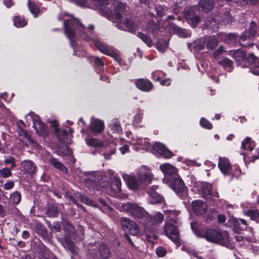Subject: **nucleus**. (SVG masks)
<instances>
[{
    "mask_svg": "<svg viewBox=\"0 0 259 259\" xmlns=\"http://www.w3.org/2000/svg\"><path fill=\"white\" fill-rule=\"evenodd\" d=\"M65 34L70 40L71 47L76 46V39L80 36L85 40L89 41L92 40L97 49L102 53L113 57H117L115 53L97 39L93 37V30L94 26L90 25L88 28L80 23L76 18L71 17L68 20L64 21Z\"/></svg>",
    "mask_w": 259,
    "mask_h": 259,
    "instance_id": "f257e3e1",
    "label": "nucleus"
},
{
    "mask_svg": "<svg viewBox=\"0 0 259 259\" xmlns=\"http://www.w3.org/2000/svg\"><path fill=\"white\" fill-rule=\"evenodd\" d=\"M129 188L133 190H137L145 185L151 183L154 176L150 169L145 165L141 166L134 176H123Z\"/></svg>",
    "mask_w": 259,
    "mask_h": 259,
    "instance_id": "f03ea898",
    "label": "nucleus"
},
{
    "mask_svg": "<svg viewBox=\"0 0 259 259\" xmlns=\"http://www.w3.org/2000/svg\"><path fill=\"white\" fill-rule=\"evenodd\" d=\"M114 15L111 18V21L116 23V27L120 29L135 33L139 28V22L134 21L128 18H123L121 13L125 9L124 4L116 1L113 5Z\"/></svg>",
    "mask_w": 259,
    "mask_h": 259,
    "instance_id": "7ed1b4c3",
    "label": "nucleus"
},
{
    "mask_svg": "<svg viewBox=\"0 0 259 259\" xmlns=\"http://www.w3.org/2000/svg\"><path fill=\"white\" fill-rule=\"evenodd\" d=\"M191 228L199 237L205 238L208 241L219 243L227 248L232 249L233 246L230 244L229 234L227 232H220L216 229H207L205 231H197L191 224Z\"/></svg>",
    "mask_w": 259,
    "mask_h": 259,
    "instance_id": "20e7f679",
    "label": "nucleus"
},
{
    "mask_svg": "<svg viewBox=\"0 0 259 259\" xmlns=\"http://www.w3.org/2000/svg\"><path fill=\"white\" fill-rule=\"evenodd\" d=\"M85 141L86 144L89 146L94 147H103L105 150V152L103 153V155L104 158L107 160L110 159L111 155L115 153L116 148L113 143H110L107 146L99 140L90 137L89 135L85 137Z\"/></svg>",
    "mask_w": 259,
    "mask_h": 259,
    "instance_id": "39448f33",
    "label": "nucleus"
},
{
    "mask_svg": "<svg viewBox=\"0 0 259 259\" xmlns=\"http://www.w3.org/2000/svg\"><path fill=\"white\" fill-rule=\"evenodd\" d=\"M93 6L92 8L97 9L100 14L107 17L109 20L114 15V12L106 7L109 4L108 0H89Z\"/></svg>",
    "mask_w": 259,
    "mask_h": 259,
    "instance_id": "423d86ee",
    "label": "nucleus"
},
{
    "mask_svg": "<svg viewBox=\"0 0 259 259\" xmlns=\"http://www.w3.org/2000/svg\"><path fill=\"white\" fill-rule=\"evenodd\" d=\"M195 188L199 194L205 199L219 197V193L217 191L212 192L211 186L209 184L199 183Z\"/></svg>",
    "mask_w": 259,
    "mask_h": 259,
    "instance_id": "0eeeda50",
    "label": "nucleus"
},
{
    "mask_svg": "<svg viewBox=\"0 0 259 259\" xmlns=\"http://www.w3.org/2000/svg\"><path fill=\"white\" fill-rule=\"evenodd\" d=\"M218 166L221 172L225 176L229 175L234 177L240 175V171L239 170L235 171L232 167L229 160L226 158H220Z\"/></svg>",
    "mask_w": 259,
    "mask_h": 259,
    "instance_id": "6e6552de",
    "label": "nucleus"
},
{
    "mask_svg": "<svg viewBox=\"0 0 259 259\" xmlns=\"http://www.w3.org/2000/svg\"><path fill=\"white\" fill-rule=\"evenodd\" d=\"M179 224L165 222L164 226L165 234L173 242H177L179 240V232L178 227Z\"/></svg>",
    "mask_w": 259,
    "mask_h": 259,
    "instance_id": "1a4fd4ad",
    "label": "nucleus"
},
{
    "mask_svg": "<svg viewBox=\"0 0 259 259\" xmlns=\"http://www.w3.org/2000/svg\"><path fill=\"white\" fill-rule=\"evenodd\" d=\"M30 117L33 123V126L37 134L41 136L45 137L47 134V129L44 123L40 120L38 116L33 113H30L27 117Z\"/></svg>",
    "mask_w": 259,
    "mask_h": 259,
    "instance_id": "9d476101",
    "label": "nucleus"
},
{
    "mask_svg": "<svg viewBox=\"0 0 259 259\" xmlns=\"http://www.w3.org/2000/svg\"><path fill=\"white\" fill-rule=\"evenodd\" d=\"M123 208L135 218H141L146 214L145 210L136 204L125 203L122 204Z\"/></svg>",
    "mask_w": 259,
    "mask_h": 259,
    "instance_id": "9b49d317",
    "label": "nucleus"
},
{
    "mask_svg": "<svg viewBox=\"0 0 259 259\" xmlns=\"http://www.w3.org/2000/svg\"><path fill=\"white\" fill-rule=\"evenodd\" d=\"M121 224L123 229L128 232L132 235H137L139 233V227L137 224L133 221L126 218H121Z\"/></svg>",
    "mask_w": 259,
    "mask_h": 259,
    "instance_id": "f8f14e48",
    "label": "nucleus"
},
{
    "mask_svg": "<svg viewBox=\"0 0 259 259\" xmlns=\"http://www.w3.org/2000/svg\"><path fill=\"white\" fill-rule=\"evenodd\" d=\"M158 188V186L154 185L151 186L148 190V193L149 196L148 201L151 204L162 203L164 201L163 197L156 192V190Z\"/></svg>",
    "mask_w": 259,
    "mask_h": 259,
    "instance_id": "ddd939ff",
    "label": "nucleus"
},
{
    "mask_svg": "<svg viewBox=\"0 0 259 259\" xmlns=\"http://www.w3.org/2000/svg\"><path fill=\"white\" fill-rule=\"evenodd\" d=\"M131 142L133 145H138V147L136 148V151L139 149L147 151L151 147L148 139L139 138L137 136L133 137Z\"/></svg>",
    "mask_w": 259,
    "mask_h": 259,
    "instance_id": "4468645a",
    "label": "nucleus"
},
{
    "mask_svg": "<svg viewBox=\"0 0 259 259\" xmlns=\"http://www.w3.org/2000/svg\"><path fill=\"white\" fill-rule=\"evenodd\" d=\"M170 185L177 193H180L185 190V186L183 180L178 176L171 178Z\"/></svg>",
    "mask_w": 259,
    "mask_h": 259,
    "instance_id": "2eb2a0df",
    "label": "nucleus"
},
{
    "mask_svg": "<svg viewBox=\"0 0 259 259\" xmlns=\"http://www.w3.org/2000/svg\"><path fill=\"white\" fill-rule=\"evenodd\" d=\"M184 17L188 23L192 26L197 24L200 20L198 16L196 15L191 8H186L184 10Z\"/></svg>",
    "mask_w": 259,
    "mask_h": 259,
    "instance_id": "dca6fc26",
    "label": "nucleus"
},
{
    "mask_svg": "<svg viewBox=\"0 0 259 259\" xmlns=\"http://www.w3.org/2000/svg\"><path fill=\"white\" fill-rule=\"evenodd\" d=\"M153 148L158 154L164 158H169L172 156V152L159 142L155 143L153 145Z\"/></svg>",
    "mask_w": 259,
    "mask_h": 259,
    "instance_id": "f3484780",
    "label": "nucleus"
},
{
    "mask_svg": "<svg viewBox=\"0 0 259 259\" xmlns=\"http://www.w3.org/2000/svg\"><path fill=\"white\" fill-rule=\"evenodd\" d=\"M19 140L22 141V146H24L27 145V140L30 144L35 147H38L39 145L35 142L30 137V136L27 133V132L22 128H20Z\"/></svg>",
    "mask_w": 259,
    "mask_h": 259,
    "instance_id": "a211bd4d",
    "label": "nucleus"
},
{
    "mask_svg": "<svg viewBox=\"0 0 259 259\" xmlns=\"http://www.w3.org/2000/svg\"><path fill=\"white\" fill-rule=\"evenodd\" d=\"M135 85L138 89L144 92H149L153 88V84L150 81L142 78L137 79Z\"/></svg>",
    "mask_w": 259,
    "mask_h": 259,
    "instance_id": "6ab92c4d",
    "label": "nucleus"
},
{
    "mask_svg": "<svg viewBox=\"0 0 259 259\" xmlns=\"http://www.w3.org/2000/svg\"><path fill=\"white\" fill-rule=\"evenodd\" d=\"M164 214L166 215L165 222H172L175 224H180V221L178 216L180 214V211L176 210L167 209L164 210Z\"/></svg>",
    "mask_w": 259,
    "mask_h": 259,
    "instance_id": "aec40b11",
    "label": "nucleus"
},
{
    "mask_svg": "<svg viewBox=\"0 0 259 259\" xmlns=\"http://www.w3.org/2000/svg\"><path fill=\"white\" fill-rule=\"evenodd\" d=\"M192 205L194 211L198 215L203 214L206 211L207 205L205 202L201 200L193 201Z\"/></svg>",
    "mask_w": 259,
    "mask_h": 259,
    "instance_id": "412c9836",
    "label": "nucleus"
},
{
    "mask_svg": "<svg viewBox=\"0 0 259 259\" xmlns=\"http://www.w3.org/2000/svg\"><path fill=\"white\" fill-rule=\"evenodd\" d=\"M160 169L165 176H171L173 178L177 176V169L169 163L161 164Z\"/></svg>",
    "mask_w": 259,
    "mask_h": 259,
    "instance_id": "4be33fe9",
    "label": "nucleus"
},
{
    "mask_svg": "<svg viewBox=\"0 0 259 259\" xmlns=\"http://www.w3.org/2000/svg\"><path fill=\"white\" fill-rule=\"evenodd\" d=\"M256 33V23L254 21H251L250 23L249 27L248 30L245 32L241 36V39L242 40H246L247 38L254 37Z\"/></svg>",
    "mask_w": 259,
    "mask_h": 259,
    "instance_id": "5701e85b",
    "label": "nucleus"
},
{
    "mask_svg": "<svg viewBox=\"0 0 259 259\" xmlns=\"http://www.w3.org/2000/svg\"><path fill=\"white\" fill-rule=\"evenodd\" d=\"M206 40L205 38H202L189 44L188 46L190 51H198L203 50L205 45Z\"/></svg>",
    "mask_w": 259,
    "mask_h": 259,
    "instance_id": "b1692460",
    "label": "nucleus"
},
{
    "mask_svg": "<svg viewBox=\"0 0 259 259\" xmlns=\"http://www.w3.org/2000/svg\"><path fill=\"white\" fill-rule=\"evenodd\" d=\"M22 170L30 175L35 172L36 167L33 162L30 160H25L21 162Z\"/></svg>",
    "mask_w": 259,
    "mask_h": 259,
    "instance_id": "393cba45",
    "label": "nucleus"
},
{
    "mask_svg": "<svg viewBox=\"0 0 259 259\" xmlns=\"http://www.w3.org/2000/svg\"><path fill=\"white\" fill-rule=\"evenodd\" d=\"M56 136L60 142L68 144L71 143V136L69 135L66 131L56 130Z\"/></svg>",
    "mask_w": 259,
    "mask_h": 259,
    "instance_id": "a878e982",
    "label": "nucleus"
},
{
    "mask_svg": "<svg viewBox=\"0 0 259 259\" xmlns=\"http://www.w3.org/2000/svg\"><path fill=\"white\" fill-rule=\"evenodd\" d=\"M104 127V122L99 119L93 120L90 125L91 131L96 134L101 133L103 130Z\"/></svg>",
    "mask_w": 259,
    "mask_h": 259,
    "instance_id": "bb28decb",
    "label": "nucleus"
},
{
    "mask_svg": "<svg viewBox=\"0 0 259 259\" xmlns=\"http://www.w3.org/2000/svg\"><path fill=\"white\" fill-rule=\"evenodd\" d=\"M213 7L212 0H202L199 3V8L200 11L204 13H208Z\"/></svg>",
    "mask_w": 259,
    "mask_h": 259,
    "instance_id": "cd10ccee",
    "label": "nucleus"
},
{
    "mask_svg": "<svg viewBox=\"0 0 259 259\" xmlns=\"http://www.w3.org/2000/svg\"><path fill=\"white\" fill-rule=\"evenodd\" d=\"M49 162L56 169L61 170L64 174L67 173L68 170L67 168L57 159L55 158H51L49 159Z\"/></svg>",
    "mask_w": 259,
    "mask_h": 259,
    "instance_id": "c85d7f7f",
    "label": "nucleus"
},
{
    "mask_svg": "<svg viewBox=\"0 0 259 259\" xmlns=\"http://www.w3.org/2000/svg\"><path fill=\"white\" fill-rule=\"evenodd\" d=\"M230 54L236 61L243 60L245 59L246 55L245 52L239 49L231 51Z\"/></svg>",
    "mask_w": 259,
    "mask_h": 259,
    "instance_id": "c756f323",
    "label": "nucleus"
},
{
    "mask_svg": "<svg viewBox=\"0 0 259 259\" xmlns=\"http://www.w3.org/2000/svg\"><path fill=\"white\" fill-rule=\"evenodd\" d=\"M241 147L244 150L248 149L250 151L253 150L254 148V143L251 141V138L246 137L244 140L242 142Z\"/></svg>",
    "mask_w": 259,
    "mask_h": 259,
    "instance_id": "7c9ffc66",
    "label": "nucleus"
},
{
    "mask_svg": "<svg viewBox=\"0 0 259 259\" xmlns=\"http://www.w3.org/2000/svg\"><path fill=\"white\" fill-rule=\"evenodd\" d=\"M111 188L115 193L121 191V182L119 178L115 177L113 178L111 182Z\"/></svg>",
    "mask_w": 259,
    "mask_h": 259,
    "instance_id": "2f4dec72",
    "label": "nucleus"
},
{
    "mask_svg": "<svg viewBox=\"0 0 259 259\" xmlns=\"http://www.w3.org/2000/svg\"><path fill=\"white\" fill-rule=\"evenodd\" d=\"M163 220L164 216L160 212H156L150 218L151 223L155 226L161 224Z\"/></svg>",
    "mask_w": 259,
    "mask_h": 259,
    "instance_id": "473e14b6",
    "label": "nucleus"
},
{
    "mask_svg": "<svg viewBox=\"0 0 259 259\" xmlns=\"http://www.w3.org/2000/svg\"><path fill=\"white\" fill-rule=\"evenodd\" d=\"M99 252L101 257L104 259L107 258L110 255V252L108 248L104 244H102L100 246Z\"/></svg>",
    "mask_w": 259,
    "mask_h": 259,
    "instance_id": "72a5a7b5",
    "label": "nucleus"
},
{
    "mask_svg": "<svg viewBox=\"0 0 259 259\" xmlns=\"http://www.w3.org/2000/svg\"><path fill=\"white\" fill-rule=\"evenodd\" d=\"M144 230L147 235L150 238L152 237L154 239H156L158 238L155 234L156 229L153 226L151 227L147 224L145 226Z\"/></svg>",
    "mask_w": 259,
    "mask_h": 259,
    "instance_id": "f704fd0d",
    "label": "nucleus"
},
{
    "mask_svg": "<svg viewBox=\"0 0 259 259\" xmlns=\"http://www.w3.org/2000/svg\"><path fill=\"white\" fill-rule=\"evenodd\" d=\"M156 48L160 52H164L168 47V42L164 39H159L156 44Z\"/></svg>",
    "mask_w": 259,
    "mask_h": 259,
    "instance_id": "c9c22d12",
    "label": "nucleus"
},
{
    "mask_svg": "<svg viewBox=\"0 0 259 259\" xmlns=\"http://www.w3.org/2000/svg\"><path fill=\"white\" fill-rule=\"evenodd\" d=\"M13 21L14 25L17 27H24L27 24V22L24 18L19 16L14 17Z\"/></svg>",
    "mask_w": 259,
    "mask_h": 259,
    "instance_id": "e433bc0d",
    "label": "nucleus"
},
{
    "mask_svg": "<svg viewBox=\"0 0 259 259\" xmlns=\"http://www.w3.org/2000/svg\"><path fill=\"white\" fill-rule=\"evenodd\" d=\"M58 210L57 207L53 204H50L46 210V214L49 217H54L57 215Z\"/></svg>",
    "mask_w": 259,
    "mask_h": 259,
    "instance_id": "4c0bfd02",
    "label": "nucleus"
},
{
    "mask_svg": "<svg viewBox=\"0 0 259 259\" xmlns=\"http://www.w3.org/2000/svg\"><path fill=\"white\" fill-rule=\"evenodd\" d=\"M109 127L114 133H119L122 131L119 122L117 121L111 122L109 124Z\"/></svg>",
    "mask_w": 259,
    "mask_h": 259,
    "instance_id": "58836bf2",
    "label": "nucleus"
},
{
    "mask_svg": "<svg viewBox=\"0 0 259 259\" xmlns=\"http://www.w3.org/2000/svg\"><path fill=\"white\" fill-rule=\"evenodd\" d=\"M63 246L67 247L72 253L76 252V248L73 242L69 239H65L64 242L63 243Z\"/></svg>",
    "mask_w": 259,
    "mask_h": 259,
    "instance_id": "ea45409f",
    "label": "nucleus"
},
{
    "mask_svg": "<svg viewBox=\"0 0 259 259\" xmlns=\"http://www.w3.org/2000/svg\"><path fill=\"white\" fill-rule=\"evenodd\" d=\"M137 36L148 47H151L153 45V42L150 37L146 36L141 32H138Z\"/></svg>",
    "mask_w": 259,
    "mask_h": 259,
    "instance_id": "a19ab883",
    "label": "nucleus"
},
{
    "mask_svg": "<svg viewBox=\"0 0 259 259\" xmlns=\"http://www.w3.org/2000/svg\"><path fill=\"white\" fill-rule=\"evenodd\" d=\"M244 213L249 217L252 220H256L259 218V210L257 209H249L244 211Z\"/></svg>",
    "mask_w": 259,
    "mask_h": 259,
    "instance_id": "79ce46f5",
    "label": "nucleus"
},
{
    "mask_svg": "<svg viewBox=\"0 0 259 259\" xmlns=\"http://www.w3.org/2000/svg\"><path fill=\"white\" fill-rule=\"evenodd\" d=\"M218 44V41L214 36H210L207 40V48L209 49H213Z\"/></svg>",
    "mask_w": 259,
    "mask_h": 259,
    "instance_id": "37998d69",
    "label": "nucleus"
},
{
    "mask_svg": "<svg viewBox=\"0 0 259 259\" xmlns=\"http://www.w3.org/2000/svg\"><path fill=\"white\" fill-rule=\"evenodd\" d=\"M157 16L161 17L165 15L168 11L167 8L164 6L157 5L155 7Z\"/></svg>",
    "mask_w": 259,
    "mask_h": 259,
    "instance_id": "c03bdc74",
    "label": "nucleus"
},
{
    "mask_svg": "<svg viewBox=\"0 0 259 259\" xmlns=\"http://www.w3.org/2000/svg\"><path fill=\"white\" fill-rule=\"evenodd\" d=\"M220 64L225 69L230 71L233 66V62L231 60L226 58L222 60L220 62Z\"/></svg>",
    "mask_w": 259,
    "mask_h": 259,
    "instance_id": "a18cd8bd",
    "label": "nucleus"
},
{
    "mask_svg": "<svg viewBox=\"0 0 259 259\" xmlns=\"http://www.w3.org/2000/svg\"><path fill=\"white\" fill-rule=\"evenodd\" d=\"M21 194L17 191L14 192L10 196L11 200L15 204L19 203L21 201Z\"/></svg>",
    "mask_w": 259,
    "mask_h": 259,
    "instance_id": "49530a36",
    "label": "nucleus"
},
{
    "mask_svg": "<svg viewBox=\"0 0 259 259\" xmlns=\"http://www.w3.org/2000/svg\"><path fill=\"white\" fill-rule=\"evenodd\" d=\"M11 168L4 167L0 169V176L4 178H7L12 175Z\"/></svg>",
    "mask_w": 259,
    "mask_h": 259,
    "instance_id": "de8ad7c7",
    "label": "nucleus"
},
{
    "mask_svg": "<svg viewBox=\"0 0 259 259\" xmlns=\"http://www.w3.org/2000/svg\"><path fill=\"white\" fill-rule=\"evenodd\" d=\"M143 116V113L138 112L134 117L133 124L138 126L141 123Z\"/></svg>",
    "mask_w": 259,
    "mask_h": 259,
    "instance_id": "09e8293b",
    "label": "nucleus"
},
{
    "mask_svg": "<svg viewBox=\"0 0 259 259\" xmlns=\"http://www.w3.org/2000/svg\"><path fill=\"white\" fill-rule=\"evenodd\" d=\"M176 33L178 36L181 37H187L190 35L188 31L181 28H178L176 29Z\"/></svg>",
    "mask_w": 259,
    "mask_h": 259,
    "instance_id": "8fccbe9b",
    "label": "nucleus"
},
{
    "mask_svg": "<svg viewBox=\"0 0 259 259\" xmlns=\"http://www.w3.org/2000/svg\"><path fill=\"white\" fill-rule=\"evenodd\" d=\"M200 123L202 127L205 128L210 130L212 127V123L204 118H201Z\"/></svg>",
    "mask_w": 259,
    "mask_h": 259,
    "instance_id": "3c124183",
    "label": "nucleus"
},
{
    "mask_svg": "<svg viewBox=\"0 0 259 259\" xmlns=\"http://www.w3.org/2000/svg\"><path fill=\"white\" fill-rule=\"evenodd\" d=\"M237 35L235 33H229L226 36L225 41L228 43L233 44L235 42Z\"/></svg>",
    "mask_w": 259,
    "mask_h": 259,
    "instance_id": "603ef678",
    "label": "nucleus"
},
{
    "mask_svg": "<svg viewBox=\"0 0 259 259\" xmlns=\"http://www.w3.org/2000/svg\"><path fill=\"white\" fill-rule=\"evenodd\" d=\"M164 75V73L161 71L156 70L152 72V78L153 80L158 81Z\"/></svg>",
    "mask_w": 259,
    "mask_h": 259,
    "instance_id": "864d4df0",
    "label": "nucleus"
},
{
    "mask_svg": "<svg viewBox=\"0 0 259 259\" xmlns=\"http://www.w3.org/2000/svg\"><path fill=\"white\" fill-rule=\"evenodd\" d=\"M28 5L31 13L34 15V17H36L39 11L38 7L36 5L31 4L30 1H28Z\"/></svg>",
    "mask_w": 259,
    "mask_h": 259,
    "instance_id": "5fc2aeb1",
    "label": "nucleus"
},
{
    "mask_svg": "<svg viewBox=\"0 0 259 259\" xmlns=\"http://www.w3.org/2000/svg\"><path fill=\"white\" fill-rule=\"evenodd\" d=\"M4 163L6 165L11 164V168L13 169L16 167V164L15 163V159L13 157H10L9 158L4 160Z\"/></svg>",
    "mask_w": 259,
    "mask_h": 259,
    "instance_id": "6e6d98bb",
    "label": "nucleus"
},
{
    "mask_svg": "<svg viewBox=\"0 0 259 259\" xmlns=\"http://www.w3.org/2000/svg\"><path fill=\"white\" fill-rule=\"evenodd\" d=\"M223 20L225 23H229L233 21V18L232 17L229 12H227L223 16Z\"/></svg>",
    "mask_w": 259,
    "mask_h": 259,
    "instance_id": "4d7b16f0",
    "label": "nucleus"
},
{
    "mask_svg": "<svg viewBox=\"0 0 259 259\" xmlns=\"http://www.w3.org/2000/svg\"><path fill=\"white\" fill-rule=\"evenodd\" d=\"M166 250L162 247L160 246L156 248V253L159 257L164 256L166 254Z\"/></svg>",
    "mask_w": 259,
    "mask_h": 259,
    "instance_id": "13d9d810",
    "label": "nucleus"
},
{
    "mask_svg": "<svg viewBox=\"0 0 259 259\" xmlns=\"http://www.w3.org/2000/svg\"><path fill=\"white\" fill-rule=\"evenodd\" d=\"M80 199L83 203L88 205H93L94 204V202L92 201V200L85 195H81L80 196Z\"/></svg>",
    "mask_w": 259,
    "mask_h": 259,
    "instance_id": "bf43d9fd",
    "label": "nucleus"
},
{
    "mask_svg": "<svg viewBox=\"0 0 259 259\" xmlns=\"http://www.w3.org/2000/svg\"><path fill=\"white\" fill-rule=\"evenodd\" d=\"M66 197L67 198H68L69 200L71 202H72V203H73L74 204H75V205H76L77 206L81 208V209H84L83 206L79 204L77 200L74 197H73V196H72L70 195H68V194H66Z\"/></svg>",
    "mask_w": 259,
    "mask_h": 259,
    "instance_id": "052dcab7",
    "label": "nucleus"
},
{
    "mask_svg": "<svg viewBox=\"0 0 259 259\" xmlns=\"http://www.w3.org/2000/svg\"><path fill=\"white\" fill-rule=\"evenodd\" d=\"M252 252L254 254H259V242H255L251 245Z\"/></svg>",
    "mask_w": 259,
    "mask_h": 259,
    "instance_id": "680f3d73",
    "label": "nucleus"
},
{
    "mask_svg": "<svg viewBox=\"0 0 259 259\" xmlns=\"http://www.w3.org/2000/svg\"><path fill=\"white\" fill-rule=\"evenodd\" d=\"M14 186V183L13 181H9L4 185V189L7 190L12 189Z\"/></svg>",
    "mask_w": 259,
    "mask_h": 259,
    "instance_id": "e2e57ef3",
    "label": "nucleus"
},
{
    "mask_svg": "<svg viewBox=\"0 0 259 259\" xmlns=\"http://www.w3.org/2000/svg\"><path fill=\"white\" fill-rule=\"evenodd\" d=\"M72 1L80 7H88L86 0H72Z\"/></svg>",
    "mask_w": 259,
    "mask_h": 259,
    "instance_id": "0e129e2a",
    "label": "nucleus"
},
{
    "mask_svg": "<svg viewBox=\"0 0 259 259\" xmlns=\"http://www.w3.org/2000/svg\"><path fill=\"white\" fill-rule=\"evenodd\" d=\"M248 62L249 63L255 64L258 62L257 59L253 54H250L247 58Z\"/></svg>",
    "mask_w": 259,
    "mask_h": 259,
    "instance_id": "69168bd1",
    "label": "nucleus"
},
{
    "mask_svg": "<svg viewBox=\"0 0 259 259\" xmlns=\"http://www.w3.org/2000/svg\"><path fill=\"white\" fill-rule=\"evenodd\" d=\"M94 61L96 65H97L100 67H103L104 66V64L103 61V60L98 57H94Z\"/></svg>",
    "mask_w": 259,
    "mask_h": 259,
    "instance_id": "338daca9",
    "label": "nucleus"
},
{
    "mask_svg": "<svg viewBox=\"0 0 259 259\" xmlns=\"http://www.w3.org/2000/svg\"><path fill=\"white\" fill-rule=\"evenodd\" d=\"M190 255L192 257H196L197 259H202V258L198 254V252L195 250H191L188 252Z\"/></svg>",
    "mask_w": 259,
    "mask_h": 259,
    "instance_id": "774afa93",
    "label": "nucleus"
}]
</instances>
